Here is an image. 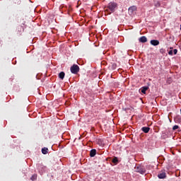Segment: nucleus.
<instances>
[{
	"label": "nucleus",
	"instance_id": "aec40b11",
	"mask_svg": "<svg viewBox=\"0 0 181 181\" xmlns=\"http://www.w3.org/2000/svg\"><path fill=\"white\" fill-rule=\"evenodd\" d=\"M180 29H181V25H180Z\"/></svg>",
	"mask_w": 181,
	"mask_h": 181
},
{
	"label": "nucleus",
	"instance_id": "a211bd4d",
	"mask_svg": "<svg viewBox=\"0 0 181 181\" xmlns=\"http://www.w3.org/2000/svg\"><path fill=\"white\" fill-rule=\"evenodd\" d=\"M173 53H174V54H177V49H175L173 50Z\"/></svg>",
	"mask_w": 181,
	"mask_h": 181
},
{
	"label": "nucleus",
	"instance_id": "f257e3e1",
	"mask_svg": "<svg viewBox=\"0 0 181 181\" xmlns=\"http://www.w3.org/2000/svg\"><path fill=\"white\" fill-rule=\"evenodd\" d=\"M70 70L72 74H77V73L80 71V66H78L77 64H74L73 66H71Z\"/></svg>",
	"mask_w": 181,
	"mask_h": 181
},
{
	"label": "nucleus",
	"instance_id": "423d86ee",
	"mask_svg": "<svg viewBox=\"0 0 181 181\" xmlns=\"http://www.w3.org/2000/svg\"><path fill=\"white\" fill-rule=\"evenodd\" d=\"M136 11V6H132L129 8V13H134Z\"/></svg>",
	"mask_w": 181,
	"mask_h": 181
},
{
	"label": "nucleus",
	"instance_id": "39448f33",
	"mask_svg": "<svg viewBox=\"0 0 181 181\" xmlns=\"http://www.w3.org/2000/svg\"><path fill=\"white\" fill-rule=\"evenodd\" d=\"M150 43L151 45H152V46H158L160 42H159V40H151L150 41Z\"/></svg>",
	"mask_w": 181,
	"mask_h": 181
},
{
	"label": "nucleus",
	"instance_id": "9b49d317",
	"mask_svg": "<svg viewBox=\"0 0 181 181\" xmlns=\"http://www.w3.org/2000/svg\"><path fill=\"white\" fill-rule=\"evenodd\" d=\"M42 153H43V155H47V153H49V148L44 147L42 148Z\"/></svg>",
	"mask_w": 181,
	"mask_h": 181
},
{
	"label": "nucleus",
	"instance_id": "dca6fc26",
	"mask_svg": "<svg viewBox=\"0 0 181 181\" xmlns=\"http://www.w3.org/2000/svg\"><path fill=\"white\" fill-rule=\"evenodd\" d=\"M37 177V176L34 175H33V176L30 177V180H36Z\"/></svg>",
	"mask_w": 181,
	"mask_h": 181
},
{
	"label": "nucleus",
	"instance_id": "9d476101",
	"mask_svg": "<svg viewBox=\"0 0 181 181\" xmlns=\"http://www.w3.org/2000/svg\"><path fill=\"white\" fill-rule=\"evenodd\" d=\"M96 154H97V150L92 149L90 153V158H94V156H95Z\"/></svg>",
	"mask_w": 181,
	"mask_h": 181
},
{
	"label": "nucleus",
	"instance_id": "0eeeda50",
	"mask_svg": "<svg viewBox=\"0 0 181 181\" xmlns=\"http://www.w3.org/2000/svg\"><path fill=\"white\" fill-rule=\"evenodd\" d=\"M139 40L141 42V43H146L148 42V38H146L145 36H142L139 38Z\"/></svg>",
	"mask_w": 181,
	"mask_h": 181
},
{
	"label": "nucleus",
	"instance_id": "6e6552de",
	"mask_svg": "<svg viewBox=\"0 0 181 181\" xmlns=\"http://www.w3.org/2000/svg\"><path fill=\"white\" fill-rule=\"evenodd\" d=\"M141 131H143V132H144V134H148L149 132V131H151V128L147 127H143L141 128Z\"/></svg>",
	"mask_w": 181,
	"mask_h": 181
},
{
	"label": "nucleus",
	"instance_id": "6ab92c4d",
	"mask_svg": "<svg viewBox=\"0 0 181 181\" xmlns=\"http://www.w3.org/2000/svg\"><path fill=\"white\" fill-rule=\"evenodd\" d=\"M156 6H157V7L160 6V4H159V2H157V3L156 4Z\"/></svg>",
	"mask_w": 181,
	"mask_h": 181
},
{
	"label": "nucleus",
	"instance_id": "7ed1b4c3",
	"mask_svg": "<svg viewBox=\"0 0 181 181\" xmlns=\"http://www.w3.org/2000/svg\"><path fill=\"white\" fill-rule=\"evenodd\" d=\"M158 179H166V172L161 170L158 175Z\"/></svg>",
	"mask_w": 181,
	"mask_h": 181
},
{
	"label": "nucleus",
	"instance_id": "ddd939ff",
	"mask_svg": "<svg viewBox=\"0 0 181 181\" xmlns=\"http://www.w3.org/2000/svg\"><path fill=\"white\" fill-rule=\"evenodd\" d=\"M147 90H148V86H144V87H142V88H141V93H142L143 94H146Z\"/></svg>",
	"mask_w": 181,
	"mask_h": 181
},
{
	"label": "nucleus",
	"instance_id": "f03ea898",
	"mask_svg": "<svg viewBox=\"0 0 181 181\" xmlns=\"http://www.w3.org/2000/svg\"><path fill=\"white\" fill-rule=\"evenodd\" d=\"M117 4L115 2H110L107 5V8L110 10L111 12H115V8H117Z\"/></svg>",
	"mask_w": 181,
	"mask_h": 181
},
{
	"label": "nucleus",
	"instance_id": "2eb2a0df",
	"mask_svg": "<svg viewBox=\"0 0 181 181\" xmlns=\"http://www.w3.org/2000/svg\"><path fill=\"white\" fill-rule=\"evenodd\" d=\"M176 129H179V126L178 125L173 126V131H176Z\"/></svg>",
	"mask_w": 181,
	"mask_h": 181
},
{
	"label": "nucleus",
	"instance_id": "20e7f679",
	"mask_svg": "<svg viewBox=\"0 0 181 181\" xmlns=\"http://www.w3.org/2000/svg\"><path fill=\"white\" fill-rule=\"evenodd\" d=\"M136 172L141 173V175H144V173L146 172V170H145V168H144V167L142 166H139L136 168Z\"/></svg>",
	"mask_w": 181,
	"mask_h": 181
},
{
	"label": "nucleus",
	"instance_id": "f8f14e48",
	"mask_svg": "<svg viewBox=\"0 0 181 181\" xmlns=\"http://www.w3.org/2000/svg\"><path fill=\"white\" fill-rule=\"evenodd\" d=\"M64 76H66V74H64V71H62L59 74V78L61 79V80H64Z\"/></svg>",
	"mask_w": 181,
	"mask_h": 181
},
{
	"label": "nucleus",
	"instance_id": "4468645a",
	"mask_svg": "<svg viewBox=\"0 0 181 181\" xmlns=\"http://www.w3.org/2000/svg\"><path fill=\"white\" fill-rule=\"evenodd\" d=\"M112 163H114L115 165H117L118 163V158L115 157L112 160Z\"/></svg>",
	"mask_w": 181,
	"mask_h": 181
},
{
	"label": "nucleus",
	"instance_id": "1a4fd4ad",
	"mask_svg": "<svg viewBox=\"0 0 181 181\" xmlns=\"http://www.w3.org/2000/svg\"><path fill=\"white\" fill-rule=\"evenodd\" d=\"M37 170H40L41 172H43L45 170V166L42 164L38 163L37 164Z\"/></svg>",
	"mask_w": 181,
	"mask_h": 181
},
{
	"label": "nucleus",
	"instance_id": "f3484780",
	"mask_svg": "<svg viewBox=\"0 0 181 181\" xmlns=\"http://www.w3.org/2000/svg\"><path fill=\"white\" fill-rule=\"evenodd\" d=\"M168 54H169L170 56H173V50H170V51L168 52Z\"/></svg>",
	"mask_w": 181,
	"mask_h": 181
}]
</instances>
